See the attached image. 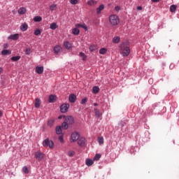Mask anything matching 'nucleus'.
<instances>
[{"label":"nucleus","instance_id":"bb28decb","mask_svg":"<svg viewBox=\"0 0 179 179\" xmlns=\"http://www.w3.org/2000/svg\"><path fill=\"white\" fill-rule=\"evenodd\" d=\"M18 13L20 15H24V13H26V8H20L19 10H18Z\"/></svg>","mask_w":179,"mask_h":179},{"label":"nucleus","instance_id":"a19ab883","mask_svg":"<svg viewBox=\"0 0 179 179\" xmlns=\"http://www.w3.org/2000/svg\"><path fill=\"white\" fill-rule=\"evenodd\" d=\"M34 34H35V36H40V34H41V31H40V29H36L34 31Z\"/></svg>","mask_w":179,"mask_h":179},{"label":"nucleus","instance_id":"ddd939ff","mask_svg":"<svg viewBox=\"0 0 179 179\" xmlns=\"http://www.w3.org/2000/svg\"><path fill=\"white\" fill-rule=\"evenodd\" d=\"M40 106H41V101L40 100V99L36 98L35 99V108H38Z\"/></svg>","mask_w":179,"mask_h":179},{"label":"nucleus","instance_id":"cd10ccee","mask_svg":"<svg viewBox=\"0 0 179 179\" xmlns=\"http://www.w3.org/2000/svg\"><path fill=\"white\" fill-rule=\"evenodd\" d=\"M177 9V6L176 5H171L170 6V11L172 13H174V12H176V10Z\"/></svg>","mask_w":179,"mask_h":179},{"label":"nucleus","instance_id":"3c124183","mask_svg":"<svg viewBox=\"0 0 179 179\" xmlns=\"http://www.w3.org/2000/svg\"><path fill=\"white\" fill-rule=\"evenodd\" d=\"M151 1H152V2L156 3V2H159V1H160V0H151Z\"/></svg>","mask_w":179,"mask_h":179},{"label":"nucleus","instance_id":"aec40b11","mask_svg":"<svg viewBox=\"0 0 179 179\" xmlns=\"http://www.w3.org/2000/svg\"><path fill=\"white\" fill-rule=\"evenodd\" d=\"M99 92H100V88H99V87H97V86L93 87L92 93H94V94H97V93H99Z\"/></svg>","mask_w":179,"mask_h":179},{"label":"nucleus","instance_id":"423d86ee","mask_svg":"<svg viewBox=\"0 0 179 179\" xmlns=\"http://www.w3.org/2000/svg\"><path fill=\"white\" fill-rule=\"evenodd\" d=\"M64 121L69 124V125H72L75 122V120L72 116L64 117Z\"/></svg>","mask_w":179,"mask_h":179},{"label":"nucleus","instance_id":"f704fd0d","mask_svg":"<svg viewBox=\"0 0 179 179\" xmlns=\"http://www.w3.org/2000/svg\"><path fill=\"white\" fill-rule=\"evenodd\" d=\"M107 52V49L106 48H101L99 50V53L101 54V55H104Z\"/></svg>","mask_w":179,"mask_h":179},{"label":"nucleus","instance_id":"6e6552de","mask_svg":"<svg viewBox=\"0 0 179 179\" xmlns=\"http://www.w3.org/2000/svg\"><path fill=\"white\" fill-rule=\"evenodd\" d=\"M36 73H38V75H41V73H43V72H44V67L43 66H36Z\"/></svg>","mask_w":179,"mask_h":179},{"label":"nucleus","instance_id":"f03ea898","mask_svg":"<svg viewBox=\"0 0 179 179\" xmlns=\"http://www.w3.org/2000/svg\"><path fill=\"white\" fill-rule=\"evenodd\" d=\"M109 22L112 26L120 24V18L117 15H112L109 17Z\"/></svg>","mask_w":179,"mask_h":179},{"label":"nucleus","instance_id":"5701e85b","mask_svg":"<svg viewBox=\"0 0 179 179\" xmlns=\"http://www.w3.org/2000/svg\"><path fill=\"white\" fill-rule=\"evenodd\" d=\"M27 24L24 23L20 26V29L22 30V31H26V30H27Z\"/></svg>","mask_w":179,"mask_h":179},{"label":"nucleus","instance_id":"f257e3e1","mask_svg":"<svg viewBox=\"0 0 179 179\" xmlns=\"http://www.w3.org/2000/svg\"><path fill=\"white\" fill-rule=\"evenodd\" d=\"M120 48L123 57H128L131 52V49L129 48V42H123L120 44Z\"/></svg>","mask_w":179,"mask_h":179},{"label":"nucleus","instance_id":"4be33fe9","mask_svg":"<svg viewBox=\"0 0 179 179\" xmlns=\"http://www.w3.org/2000/svg\"><path fill=\"white\" fill-rule=\"evenodd\" d=\"M50 29H51V30H55V29H58V25H57V23L52 22L50 25Z\"/></svg>","mask_w":179,"mask_h":179},{"label":"nucleus","instance_id":"72a5a7b5","mask_svg":"<svg viewBox=\"0 0 179 179\" xmlns=\"http://www.w3.org/2000/svg\"><path fill=\"white\" fill-rule=\"evenodd\" d=\"M62 127L63 129H68V123L64 120V122L62 124Z\"/></svg>","mask_w":179,"mask_h":179},{"label":"nucleus","instance_id":"7ed1b4c3","mask_svg":"<svg viewBox=\"0 0 179 179\" xmlns=\"http://www.w3.org/2000/svg\"><path fill=\"white\" fill-rule=\"evenodd\" d=\"M43 146L44 148H50V149H53L54 148V142L52 141H50V138H47L45 139L43 142Z\"/></svg>","mask_w":179,"mask_h":179},{"label":"nucleus","instance_id":"ea45409f","mask_svg":"<svg viewBox=\"0 0 179 179\" xmlns=\"http://www.w3.org/2000/svg\"><path fill=\"white\" fill-rule=\"evenodd\" d=\"M25 54L27 55H30V54H31V50H30V48H27L25 50Z\"/></svg>","mask_w":179,"mask_h":179},{"label":"nucleus","instance_id":"f8f14e48","mask_svg":"<svg viewBox=\"0 0 179 179\" xmlns=\"http://www.w3.org/2000/svg\"><path fill=\"white\" fill-rule=\"evenodd\" d=\"M56 100H57V96L52 94L49 96V99H48L49 103H55Z\"/></svg>","mask_w":179,"mask_h":179},{"label":"nucleus","instance_id":"9d476101","mask_svg":"<svg viewBox=\"0 0 179 179\" xmlns=\"http://www.w3.org/2000/svg\"><path fill=\"white\" fill-rule=\"evenodd\" d=\"M35 157L36 159H38V160H41V159L44 157V154L40 152H37L35 153Z\"/></svg>","mask_w":179,"mask_h":179},{"label":"nucleus","instance_id":"412c9836","mask_svg":"<svg viewBox=\"0 0 179 179\" xmlns=\"http://www.w3.org/2000/svg\"><path fill=\"white\" fill-rule=\"evenodd\" d=\"M10 54H12V52L10 50H3L1 51L2 55H10Z\"/></svg>","mask_w":179,"mask_h":179},{"label":"nucleus","instance_id":"c85d7f7f","mask_svg":"<svg viewBox=\"0 0 179 179\" xmlns=\"http://www.w3.org/2000/svg\"><path fill=\"white\" fill-rule=\"evenodd\" d=\"M55 120L54 119H50L48 121V125L49 127H50V128L52 127V125H54V122H55Z\"/></svg>","mask_w":179,"mask_h":179},{"label":"nucleus","instance_id":"20e7f679","mask_svg":"<svg viewBox=\"0 0 179 179\" xmlns=\"http://www.w3.org/2000/svg\"><path fill=\"white\" fill-rule=\"evenodd\" d=\"M79 138H80V134H79V133L78 132L72 133L71 136V142H76V141H78Z\"/></svg>","mask_w":179,"mask_h":179},{"label":"nucleus","instance_id":"8fccbe9b","mask_svg":"<svg viewBox=\"0 0 179 179\" xmlns=\"http://www.w3.org/2000/svg\"><path fill=\"white\" fill-rule=\"evenodd\" d=\"M3 48H8V43H5L3 45Z\"/></svg>","mask_w":179,"mask_h":179},{"label":"nucleus","instance_id":"37998d69","mask_svg":"<svg viewBox=\"0 0 179 179\" xmlns=\"http://www.w3.org/2000/svg\"><path fill=\"white\" fill-rule=\"evenodd\" d=\"M73 155H75V151H73V150L69 151L68 153V155L69 156V157H72V156H73Z\"/></svg>","mask_w":179,"mask_h":179},{"label":"nucleus","instance_id":"e433bc0d","mask_svg":"<svg viewBox=\"0 0 179 179\" xmlns=\"http://www.w3.org/2000/svg\"><path fill=\"white\" fill-rule=\"evenodd\" d=\"M100 157H101V155L100 154H96L94 157V160H96V162L100 160Z\"/></svg>","mask_w":179,"mask_h":179},{"label":"nucleus","instance_id":"2f4dec72","mask_svg":"<svg viewBox=\"0 0 179 179\" xmlns=\"http://www.w3.org/2000/svg\"><path fill=\"white\" fill-rule=\"evenodd\" d=\"M98 143L99 145H103L104 143V138L103 137H98Z\"/></svg>","mask_w":179,"mask_h":179},{"label":"nucleus","instance_id":"f3484780","mask_svg":"<svg viewBox=\"0 0 179 179\" xmlns=\"http://www.w3.org/2000/svg\"><path fill=\"white\" fill-rule=\"evenodd\" d=\"M120 40H121V38H120V36H115L113 38V44H118V43H120Z\"/></svg>","mask_w":179,"mask_h":179},{"label":"nucleus","instance_id":"09e8293b","mask_svg":"<svg viewBox=\"0 0 179 179\" xmlns=\"http://www.w3.org/2000/svg\"><path fill=\"white\" fill-rule=\"evenodd\" d=\"M137 10H142V6H138L137 7Z\"/></svg>","mask_w":179,"mask_h":179},{"label":"nucleus","instance_id":"393cba45","mask_svg":"<svg viewBox=\"0 0 179 179\" xmlns=\"http://www.w3.org/2000/svg\"><path fill=\"white\" fill-rule=\"evenodd\" d=\"M85 164L88 166V167H90V166L93 164V160L90 159H87Z\"/></svg>","mask_w":179,"mask_h":179},{"label":"nucleus","instance_id":"1a4fd4ad","mask_svg":"<svg viewBox=\"0 0 179 179\" xmlns=\"http://www.w3.org/2000/svg\"><path fill=\"white\" fill-rule=\"evenodd\" d=\"M69 100L70 103H75V101H76V96L75 94H70L69 96Z\"/></svg>","mask_w":179,"mask_h":179},{"label":"nucleus","instance_id":"473e14b6","mask_svg":"<svg viewBox=\"0 0 179 179\" xmlns=\"http://www.w3.org/2000/svg\"><path fill=\"white\" fill-rule=\"evenodd\" d=\"M61 46H56L54 48V51L56 54H58V52H59L61 51Z\"/></svg>","mask_w":179,"mask_h":179},{"label":"nucleus","instance_id":"b1692460","mask_svg":"<svg viewBox=\"0 0 179 179\" xmlns=\"http://www.w3.org/2000/svg\"><path fill=\"white\" fill-rule=\"evenodd\" d=\"M72 33L73 34H74L75 36H78L79 33H80V31L79 30V29L78 28H74L72 30Z\"/></svg>","mask_w":179,"mask_h":179},{"label":"nucleus","instance_id":"c03bdc74","mask_svg":"<svg viewBox=\"0 0 179 179\" xmlns=\"http://www.w3.org/2000/svg\"><path fill=\"white\" fill-rule=\"evenodd\" d=\"M55 8H57V4H53L52 6H50V10H54V9H55Z\"/></svg>","mask_w":179,"mask_h":179},{"label":"nucleus","instance_id":"58836bf2","mask_svg":"<svg viewBox=\"0 0 179 179\" xmlns=\"http://www.w3.org/2000/svg\"><path fill=\"white\" fill-rule=\"evenodd\" d=\"M80 57H82L83 61H86L87 57H86V55H85V53L80 52Z\"/></svg>","mask_w":179,"mask_h":179},{"label":"nucleus","instance_id":"a18cd8bd","mask_svg":"<svg viewBox=\"0 0 179 179\" xmlns=\"http://www.w3.org/2000/svg\"><path fill=\"white\" fill-rule=\"evenodd\" d=\"M70 3L71 5H76V3H78V0H71Z\"/></svg>","mask_w":179,"mask_h":179},{"label":"nucleus","instance_id":"6ab92c4d","mask_svg":"<svg viewBox=\"0 0 179 179\" xmlns=\"http://www.w3.org/2000/svg\"><path fill=\"white\" fill-rule=\"evenodd\" d=\"M76 27H77V29H79V28L82 27V29H85V30H87V27L85 24H76Z\"/></svg>","mask_w":179,"mask_h":179},{"label":"nucleus","instance_id":"0eeeda50","mask_svg":"<svg viewBox=\"0 0 179 179\" xmlns=\"http://www.w3.org/2000/svg\"><path fill=\"white\" fill-rule=\"evenodd\" d=\"M85 143L86 138H85V137H81L78 141V145H79V146H85Z\"/></svg>","mask_w":179,"mask_h":179},{"label":"nucleus","instance_id":"c756f323","mask_svg":"<svg viewBox=\"0 0 179 179\" xmlns=\"http://www.w3.org/2000/svg\"><path fill=\"white\" fill-rule=\"evenodd\" d=\"M19 59H20V56H14L11 57V61H13L14 62L19 61Z\"/></svg>","mask_w":179,"mask_h":179},{"label":"nucleus","instance_id":"2eb2a0df","mask_svg":"<svg viewBox=\"0 0 179 179\" xmlns=\"http://www.w3.org/2000/svg\"><path fill=\"white\" fill-rule=\"evenodd\" d=\"M104 9V5L101 4L96 8V14L100 15L101 13V10Z\"/></svg>","mask_w":179,"mask_h":179},{"label":"nucleus","instance_id":"7c9ffc66","mask_svg":"<svg viewBox=\"0 0 179 179\" xmlns=\"http://www.w3.org/2000/svg\"><path fill=\"white\" fill-rule=\"evenodd\" d=\"M43 20V18L40 16H36L34 17V22H41Z\"/></svg>","mask_w":179,"mask_h":179},{"label":"nucleus","instance_id":"603ef678","mask_svg":"<svg viewBox=\"0 0 179 179\" xmlns=\"http://www.w3.org/2000/svg\"><path fill=\"white\" fill-rule=\"evenodd\" d=\"M3 71V69H2V67H0V73H2Z\"/></svg>","mask_w":179,"mask_h":179},{"label":"nucleus","instance_id":"a878e982","mask_svg":"<svg viewBox=\"0 0 179 179\" xmlns=\"http://www.w3.org/2000/svg\"><path fill=\"white\" fill-rule=\"evenodd\" d=\"M94 113L96 117H97V118H100V117H101V113H100V111L97 109H94Z\"/></svg>","mask_w":179,"mask_h":179},{"label":"nucleus","instance_id":"4468645a","mask_svg":"<svg viewBox=\"0 0 179 179\" xmlns=\"http://www.w3.org/2000/svg\"><path fill=\"white\" fill-rule=\"evenodd\" d=\"M57 135H61L62 134V127L57 126L55 129Z\"/></svg>","mask_w":179,"mask_h":179},{"label":"nucleus","instance_id":"864d4df0","mask_svg":"<svg viewBox=\"0 0 179 179\" xmlns=\"http://www.w3.org/2000/svg\"><path fill=\"white\" fill-rule=\"evenodd\" d=\"M62 116H59L58 117V120H62Z\"/></svg>","mask_w":179,"mask_h":179},{"label":"nucleus","instance_id":"a211bd4d","mask_svg":"<svg viewBox=\"0 0 179 179\" xmlns=\"http://www.w3.org/2000/svg\"><path fill=\"white\" fill-rule=\"evenodd\" d=\"M87 5H89L90 6H94V5H96L97 1L95 0H90L87 1Z\"/></svg>","mask_w":179,"mask_h":179},{"label":"nucleus","instance_id":"6e6d98bb","mask_svg":"<svg viewBox=\"0 0 179 179\" xmlns=\"http://www.w3.org/2000/svg\"><path fill=\"white\" fill-rule=\"evenodd\" d=\"M94 106H97V103H94Z\"/></svg>","mask_w":179,"mask_h":179},{"label":"nucleus","instance_id":"dca6fc26","mask_svg":"<svg viewBox=\"0 0 179 179\" xmlns=\"http://www.w3.org/2000/svg\"><path fill=\"white\" fill-rule=\"evenodd\" d=\"M64 45L66 50H71L72 48V45L68 41L64 42Z\"/></svg>","mask_w":179,"mask_h":179},{"label":"nucleus","instance_id":"79ce46f5","mask_svg":"<svg viewBox=\"0 0 179 179\" xmlns=\"http://www.w3.org/2000/svg\"><path fill=\"white\" fill-rule=\"evenodd\" d=\"M87 103V98H84L81 100L80 104H86Z\"/></svg>","mask_w":179,"mask_h":179},{"label":"nucleus","instance_id":"c9c22d12","mask_svg":"<svg viewBox=\"0 0 179 179\" xmlns=\"http://www.w3.org/2000/svg\"><path fill=\"white\" fill-rule=\"evenodd\" d=\"M90 51H96V50H97V46H96V45H91L90 46Z\"/></svg>","mask_w":179,"mask_h":179},{"label":"nucleus","instance_id":"4c0bfd02","mask_svg":"<svg viewBox=\"0 0 179 179\" xmlns=\"http://www.w3.org/2000/svg\"><path fill=\"white\" fill-rule=\"evenodd\" d=\"M22 171L23 173H24V174H29V169L27 168V166H24L22 168Z\"/></svg>","mask_w":179,"mask_h":179},{"label":"nucleus","instance_id":"de8ad7c7","mask_svg":"<svg viewBox=\"0 0 179 179\" xmlns=\"http://www.w3.org/2000/svg\"><path fill=\"white\" fill-rule=\"evenodd\" d=\"M59 142H61L62 143L64 142V136H59Z\"/></svg>","mask_w":179,"mask_h":179},{"label":"nucleus","instance_id":"39448f33","mask_svg":"<svg viewBox=\"0 0 179 179\" xmlns=\"http://www.w3.org/2000/svg\"><path fill=\"white\" fill-rule=\"evenodd\" d=\"M69 110V103H64L60 106L61 113H68Z\"/></svg>","mask_w":179,"mask_h":179},{"label":"nucleus","instance_id":"9b49d317","mask_svg":"<svg viewBox=\"0 0 179 179\" xmlns=\"http://www.w3.org/2000/svg\"><path fill=\"white\" fill-rule=\"evenodd\" d=\"M8 38L10 40H14L15 41H16V40L19 39V34H15L10 35Z\"/></svg>","mask_w":179,"mask_h":179},{"label":"nucleus","instance_id":"5fc2aeb1","mask_svg":"<svg viewBox=\"0 0 179 179\" xmlns=\"http://www.w3.org/2000/svg\"><path fill=\"white\" fill-rule=\"evenodd\" d=\"M2 116V111L0 110V117Z\"/></svg>","mask_w":179,"mask_h":179},{"label":"nucleus","instance_id":"49530a36","mask_svg":"<svg viewBox=\"0 0 179 179\" xmlns=\"http://www.w3.org/2000/svg\"><path fill=\"white\" fill-rule=\"evenodd\" d=\"M115 10L116 12H120V10H121V7H120V6H115Z\"/></svg>","mask_w":179,"mask_h":179}]
</instances>
